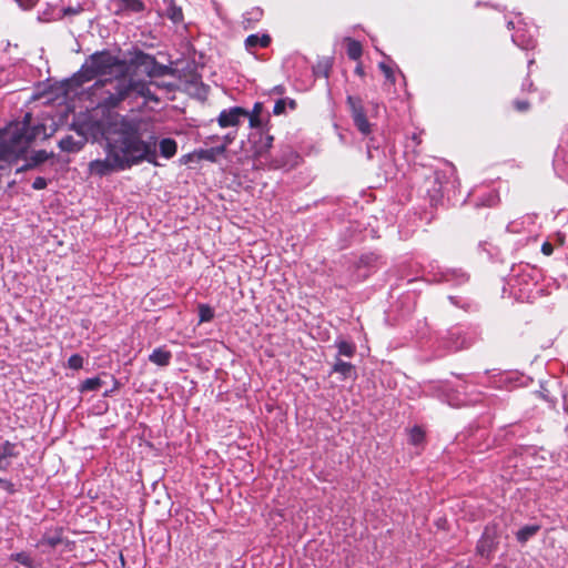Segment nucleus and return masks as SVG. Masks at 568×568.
I'll use <instances>...</instances> for the list:
<instances>
[{"label": "nucleus", "instance_id": "obj_31", "mask_svg": "<svg viewBox=\"0 0 568 568\" xmlns=\"http://www.w3.org/2000/svg\"><path fill=\"white\" fill-rule=\"evenodd\" d=\"M263 17V10L261 8H253L247 11L244 16V21L247 23L246 28L253 27L252 24L260 21Z\"/></svg>", "mask_w": 568, "mask_h": 568}, {"label": "nucleus", "instance_id": "obj_51", "mask_svg": "<svg viewBox=\"0 0 568 568\" xmlns=\"http://www.w3.org/2000/svg\"><path fill=\"white\" fill-rule=\"evenodd\" d=\"M193 155H195V154L194 153L193 154L192 153L184 154L181 156L180 162L182 164H187L192 160Z\"/></svg>", "mask_w": 568, "mask_h": 568}, {"label": "nucleus", "instance_id": "obj_4", "mask_svg": "<svg viewBox=\"0 0 568 568\" xmlns=\"http://www.w3.org/2000/svg\"><path fill=\"white\" fill-rule=\"evenodd\" d=\"M124 65L125 61L120 60L109 51H98L84 61L80 70L70 79V82L75 87H81L97 77L111 74L114 68H122Z\"/></svg>", "mask_w": 568, "mask_h": 568}, {"label": "nucleus", "instance_id": "obj_3", "mask_svg": "<svg viewBox=\"0 0 568 568\" xmlns=\"http://www.w3.org/2000/svg\"><path fill=\"white\" fill-rule=\"evenodd\" d=\"M130 81L126 77L105 78L95 81L88 90L89 99L97 109L110 111L130 99Z\"/></svg>", "mask_w": 568, "mask_h": 568}, {"label": "nucleus", "instance_id": "obj_8", "mask_svg": "<svg viewBox=\"0 0 568 568\" xmlns=\"http://www.w3.org/2000/svg\"><path fill=\"white\" fill-rule=\"evenodd\" d=\"M554 169L559 178L568 181V126L562 132L554 158Z\"/></svg>", "mask_w": 568, "mask_h": 568}, {"label": "nucleus", "instance_id": "obj_1", "mask_svg": "<svg viewBox=\"0 0 568 568\" xmlns=\"http://www.w3.org/2000/svg\"><path fill=\"white\" fill-rule=\"evenodd\" d=\"M104 159L92 160L88 170L91 175L105 176L113 172L124 171L146 161L159 165L156 139L151 136L144 141L140 135V120L116 116L103 131Z\"/></svg>", "mask_w": 568, "mask_h": 568}, {"label": "nucleus", "instance_id": "obj_27", "mask_svg": "<svg viewBox=\"0 0 568 568\" xmlns=\"http://www.w3.org/2000/svg\"><path fill=\"white\" fill-rule=\"evenodd\" d=\"M540 529V527L538 525H527V526H524L523 528H520L517 534H516V538L519 542L524 544L526 542L528 539H530L532 536H535L538 530Z\"/></svg>", "mask_w": 568, "mask_h": 568}, {"label": "nucleus", "instance_id": "obj_36", "mask_svg": "<svg viewBox=\"0 0 568 568\" xmlns=\"http://www.w3.org/2000/svg\"><path fill=\"white\" fill-rule=\"evenodd\" d=\"M11 558L26 567L32 566V559L26 552H17V554L12 555Z\"/></svg>", "mask_w": 568, "mask_h": 568}, {"label": "nucleus", "instance_id": "obj_29", "mask_svg": "<svg viewBox=\"0 0 568 568\" xmlns=\"http://www.w3.org/2000/svg\"><path fill=\"white\" fill-rule=\"evenodd\" d=\"M498 201H499L498 194L495 191H488L480 201L475 202V205L477 207H479V206L490 207V206L496 205L498 203Z\"/></svg>", "mask_w": 568, "mask_h": 568}, {"label": "nucleus", "instance_id": "obj_9", "mask_svg": "<svg viewBox=\"0 0 568 568\" xmlns=\"http://www.w3.org/2000/svg\"><path fill=\"white\" fill-rule=\"evenodd\" d=\"M131 62L135 67L142 68L149 77H160L168 71V67L158 63L154 57L142 51L136 52Z\"/></svg>", "mask_w": 568, "mask_h": 568}, {"label": "nucleus", "instance_id": "obj_58", "mask_svg": "<svg viewBox=\"0 0 568 568\" xmlns=\"http://www.w3.org/2000/svg\"><path fill=\"white\" fill-rule=\"evenodd\" d=\"M209 139H210V140H212V141H213V140H220V138H219V136H210Z\"/></svg>", "mask_w": 568, "mask_h": 568}, {"label": "nucleus", "instance_id": "obj_12", "mask_svg": "<svg viewBox=\"0 0 568 568\" xmlns=\"http://www.w3.org/2000/svg\"><path fill=\"white\" fill-rule=\"evenodd\" d=\"M128 80L130 81V84H131V90H130V99L131 98H143L144 100V103H149V102H154V103H159V98L158 95L151 90V85L153 84L152 82H146V81H142V80H133V79H129Z\"/></svg>", "mask_w": 568, "mask_h": 568}, {"label": "nucleus", "instance_id": "obj_13", "mask_svg": "<svg viewBox=\"0 0 568 568\" xmlns=\"http://www.w3.org/2000/svg\"><path fill=\"white\" fill-rule=\"evenodd\" d=\"M443 343L449 352H457L470 345V342L460 328L449 329L443 338Z\"/></svg>", "mask_w": 568, "mask_h": 568}, {"label": "nucleus", "instance_id": "obj_49", "mask_svg": "<svg viewBox=\"0 0 568 568\" xmlns=\"http://www.w3.org/2000/svg\"><path fill=\"white\" fill-rule=\"evenodd\" d=\"M32 168H34V164L29 160L26 164H23L22 166L17 169V173L27 171V170L32 169Z\"/></svg>", "mask_w": 568, "mask_h": 568}, {"label": "nucleus", "instance_id": "obj_38", "mask_svg": "<svg viewBox=\"0 0 568 568\" xmlns=\"http://www.w3.org/2000/svg\"><path fill=\"white\" fill-rule=\"evenodd\" d=\"M378 67L384 73L386 80L393 84L395 82V74L393 69L388 67L385 62H381Z\"/></svg>", "mask_w": 568, "mask_h": 568}, {"label": "nucleus", "instance_id": "obj_16", "mask_svg": "<svg viewBox=\"0 0 568 568\" xmlns=\"http://www.w3.org/2000/svg\"><path fill=\"white\" fill-rule=\"evenodd\" d=\"M513 42L524 50H529L535 48V38L530 32H526L518 28L515 33L511 36Z\"/></svg>", "mask_w": 568, "mask_h": 568}, {"label": "nucleus", "instance_id": "obj_5", "mask_svg": "<svg viewBox=\"0 0 568 568\" xmlns=\"http://www.w3.org/2000/svg\"><path fill=\"white\" fill-rule=\"evenodd\" d=\"M538 283V272L529 265H520L514 270L510 277V286L520 300L532 297Z\"/></svg>", "mask_w": 568, "mask_h": 568}, {"label": "nucleus", "instance_id": "obj_21", "mask_svg": "<svg viewBox=\"0 0 568 568\" xmlns=\"http://www.w3.org/2000/svg\"><path fill=\"white\" fill-rule=\"evenodd\" d=\"M445 402L452 407H463L473 403V399L467 398L465 394H460L458 390H450L445 395Z\"/></svg>", "mask_w": 568, "mask_h": 568}, {"label": "nucleus", "instance_id": "obj_22", "mask_svg": "<svg viewBox=\"0 0 568 568\" xmlns=\"http://www.w3.org/2000/svg\"><path fill=\"white\" fill-rule=\"evenodd\" d=\"M62 542V528H54L43 534L39 545H47L49 547H57Z\"/></svg>", "mask_w": 568, "mask_h": 568}, {"label": "nucleus", "instance_id": "obj_56", "mask_svg": "<svg viewBox=\"0 0 568 568\" xmlns=\"http://www.w3.org/2000/svg\"><path fill=\"white\" fill-rule=\"evenodd\" d=\"M275 90H276L277 92H280V93H282V92H283V89H282L281 87H276V88H275Z\"/></svg>", "mask_w": 568, "mask_h": 568}, {"label": "nucleus", "instance_id": "obj_6", "mask_svg": "<svg viewBox=\"0 0 568 568\" xmlns=\"http://www.w3.org/2000/svg\"><path fill=\"white\" fill-rule=\"evenodd\" d=\"M274 138L267 133H261L256 140L253 141L251 152L253 165L256 169H280L283 164L277 160L271 158V149L273 146Z\"/></svg>", "mask_w": 568, "mask_h": 568}, {"label": "nucleus", "instance_id": "obj_54", "mask_svg": "<svg viewBox=\"0 0 568 568\" xmlns=\"http://www.w3.org/2000/svg\"><path fill=\"white\" fill-rule=\"evenodd\" d=\"M287 104H288V106H290L292 110H294V109L296 108V102H295V100H290V101L287 102Z\"/></svg>", "mask_w": 568, "mask_h": 568}, {"label": "nucleus", "instance_id": "obj_32", "mask_svg": "<svg viewBox=\"0 0 568 568\" xmlns=\"http://www.w3.org/2000/svg\"><path fill=\"white\" fill-rule=\"evenodd\" d=\"M197 308L200 323H206L213 320L214 311L210 305L200 304Z\"/></svg>", "mask_w": 568, "mask_h": 568}, {"label": "nucleus", "instance_id": "obj_41", "mask_svg": "<svg viewBox=\"0 0 568 568\" xmlns=\"http://www.w3.org/2000/svg\"><path fill=\"white\" fill-rule=\"evenodd\" d=\"M236 138V131L229 132L221 138L222 143L220 145H225V149L233 143Z\"/></svg>", "mask_w": 568, "mask_h": 568}, {"label": "nucleus", "instance_id": "obj_34", "mask_svg": "<svg viewBox=\"0 0 568 568\" xmlns=\"http://www.w3.org/2000/svg\"><path fill=\"white\" fill-rule=\"evenodd\" d=\"M83 366V357L80 354H73L68 359V367L71 369H80Z\"/></svg>", "mask_w": 568, "mask_h": 568}, {"label": "nucleus", "instance_id": "obj_7", "mask_svg": "<svg viewBox=\"0 0 568 568\" xmlns=\"http://www.w3.org/2000/svg\"><path fill=\"white\" fill-rule=\"evenodd\" d=\"M346 102L349 106L355 126L362 134L368 135L372 132V129L371 123L366 118L362 100L358 97L348 95Z\"/></svg>", "mask_w": 568, "mask_h": 568}, {"label": "nucleus", "instance_id": "obj_52", "mask_svg": "<svg viewBox=\"0 0 568 568\" xmlns=\"http://www.w3.org/2000/svg\"><path fill=\"white\" fill-rule=\"evenodd\" d=\"M532 88V82L529 81V80H526L524 83H523V90H528L530 91Z\"/></svg>", "mask_w": 568, "mask_h": 568}, {"label": "nucleus", "instance_id": "obj_14", "mask_svg": "<svg viewBox=\"0 0 568 568\" xmlns=\"http://www.w3.org/2000/svg\"><path fill=\"white\" fill-rule=\"evenodd\" d=\"M469 276L467 273L459 268H446L439 273V276L435 280L437 282L452 283L454 285H462L468 281Z\"/></svg>", "mask_w": 568, "mask_h": 568}, {"label": "nucleus", "instance_id": "obj_50", "mask_svg": "<svg viewBox=\"0 0 568 568\" xmlns=\"http://www.w3.org/2000/svg\"><path fill=\"white\" fill-rule=\"evenodd\" d=\"M507 230H508L509 232H513V233H518V232H519L518 223H517L516 221L510 222V223L507 225Z\"/></svg>", "mask_w": 568, "mask_h": 568}, {"label": "nucleus", "instance_id": "obj_25", "mask_svg": "<svg viewBox=\"0 0 568 568\" xmlns=\"http://www.w3.org/2000/svg\"><path fill=\"white\" fill-rule=\"evenodd\" d=\"M335 346L337 348V357L338 358L341 356L353 357L355 355L356 346L354 343H351V342H347L344 339H337L335 342Z\"/></svg>", "mask_w": 568, "mask_h": 568}, {"label": "nucleus", "instance_id": "obj_10", "mask_svg": "<svg viewBox=\"0 0 568 568\" xmlns=\"http://www.w3.org/2000/svg\"><path fill=\"white\" fill-rule=\"evenodd\" d=\"M247 110L242 106L223 109L216 121L220 128H237L246 119Z\"/></svg>", "mask_w": 568, "mask_h": 568}, {"label": "nucleus", "instance_id": "obj_47", "mask_svg": "<svg viewBox=\"0 0 568 568\" xmlns=\"http://www.w3.org/2000/svg\"><path fill=\"white\" fill-rule=\"evenodd\" d=\"M515 108L518 111H526L529 108V104L527 101H515Z\"/></svg>", "mask_w": 568, "mask_h": 568}, {"label": "nucleus", "instance_id": "obj_24", "mask_svg": "<svg viewBox=\"0 0 568 568\" xmlns=\"http://www.w3.org/2000/svg\"><path fill=\"white\" fill-rule=\"evenodd\" d=\"M263 111V103L262 102H255L253 105L252 111L247 110L246 118L248 119L250 128L256 129L262 126V119L261 113Z\"/></svg>", "mask_w": 568, "mask_h": 568}, {"label": "nucleus", "instance_id": "obj_39", "mask_svg": "<svg viewBox=\"0 0 568 568\" xmlns=\"http://www.w3.org/2000/svg\"><path fill=\"white\" fill-rule=\"evenodd\" d=\"M487 542H488V539H487L486 537H484V538L479 541V544H478V546H477V549H478V551L480 552V555H481V556H486V557H488V556H489V554H490V551H491V546H490V545H488V546H487V548H486V544H487Z\"/></svg>", "mask_w": 568, "mask_h": 568}, {"label": "nucleus", "instance_id": "obj_2", "mask_svg": "<svg viewBox=\"0 0 568 568\" xmlns=\"http://www.w3.org/2000/svg\"><path fill=\"white\" fill-rule=\"evenodd\" d=\"M30 118L27 113L21 122L0 133V170H6L22 159L36 139V128L30 126Z\"/></svg>", "mask_w": 568, "mask_h": 568}, {"label": "nucleus", "instance_id": "obj_45", "mask_svg": "<svg viewBox=\"0 0 568 568\" xmlns=\"http://www.w3.org/2000/svg\"><path fill=\"white\" fill-rule=\"evenodd\" d=\"M16 1L19 4V7H21L22 9H26V10L31 9L38 2V0H16Z\"/></svg>", "mask_w": 568, "mask_h": 568}, {"label": "nucleus", "instance_id": "obj_37", "mask_svg": "<svg viewBox=\"0 0 568 568\" xmlns=\"http://www.w3.org/2000/svg\"><path fill=\"white\" fill-rule=\"evenodd\" d=\"M49 158L48 153L44 150L36 151L32 156L30 158V161L37 166L40 163H43Z\"/></svg>", "mask_w": 568, "mask_h": 568}, {"label": "nucleus", "instance_id": "obj_30", "mask_svg": "<svg viewBox=\"0 0 568 568\" xmlns=\"http://www.w3.org/2000/svg\"><path fill=\"white\" fill-rule=\"evenodd\" d=\"M103 382L100 377H91L83 381L80 385L81 392L98 390L102 386Z\"/></svg>", "mask_w": 568, "mask_h": 568}, {"label": "nucleus", "instance_id": "obj_42", "mask_svg": "<svg viewBox=\"0 0 568 568\" xmlns=\"http://www.w3.org/2000/svg\"><path fill=\"white\" fill-rule=\"evenodd\" d=\"M48 186V181L47 179L42 178V176H38L34 179L33 183H32V187L34 190H43Z\"/></svg>", "mask_w": 568, "mask_h": 568}, {"label": "nucleus", "instance_id": "obj_23", "mask_svg": "<svg viewBox=\"0 0 568 568\" xmlns=\"http://www.w3.org/2000/svg\"><path fill=\"white\" fill-rule=\"evenodd\" d=\"M159 150L161 156L172 159L178 152V143L174 139L164 138L159 142Z\"/></svg>", "mask_w": 568, "mask_h": 568}, {"label": "nucleus", "instance_id": "obj_53", "mask_svg": "<svg viewBox=\"0 0 568 568\" xmlns=\"http://www.w3.org/2000/svg\"><path fill=\"white\" fill-rule=\"evenodd\" d=\"M355 73L363 77L364 75V70H363V67L361 64H358L356 68H355Z\"/></svg>", "mask_w": 568, "mask_h": 568}, {"label": "nucleus", "instance_id": "obj_15", "mask_svg": "<svg viewBox=\"0 0 568 568\" xmlns=\"http://www.w3.org/2000/svg\"><path fill=\"white\" fill-rule=\"evenodd\" d=\"M19 455L17 450V444L6 440L0 444V470H7L10 465V458H14Z\"/></svg>", "mask_w": 568, "mask_h": 568}, {"label": "nucleus", "instance_id": "obj_11", "mask_svg": "<svg viewBox=\"0 0 568 568\" xmlns=\"http://www.w3.org/2000/svg\"><path fill=\"white\" fill-rule=\"evenodd\" d=\"M145 9L142 0H110L109 10L115 16H126L130 13H139Z\"/></svg>", "mask_w": 568, "mask_h": 568}, {"label": "nucleus", "instance_id": "obj_48", "mask_svg": "<svg viewBox=\"0 0 568 568\" xmlns=\"http://www.w3.org/2000/svg\"><path fill=\"white\" fill-rule=\"evenodd\" d=\"M9 80L8 74L6 73L4 68H0V88L3 87Z\"/></svg>", "mask_w": 568, "mask_h": 568}, {"label": "nucleus", "instance_id": "obj_55", "mask_svg": "<svg viewBox=\"0 0 568 568\" xmlns=\"http://www.w3.org/2000/svg\"><path fill=\"white\" fill-rule=\"evenodd\" d=\"M413 139L416 141L417 144L420 143V140L418 139V136L416 134H414Z\"/></svg>", "mask_w": 568, "mask_h": 568}, {"label": "nucleus", "instance_id": "obj_20", "mask_svg": "<svg viewBox=\"0 0 568 568\" xmlns=\"http://www.w3.org/2000/svg\"><path fill=\"white\" fill-rule=\"evenodd\" d=\"M271 43V37L266 33L264 34H250L245 39V48L248 51H253L256 48H266Z\"/></svg>", "mask_w": 568, "mask_h": 568}, {"label": "nucleus", "instance_id": "obj_57", "mask_svg": "<svg viewBox=\"0 0 568 568\" xmlns=\"http://www.w3.org/2000/svg\"><path fill=\"white\" fill-rule=\"evenodd\" d=\"M508 28H509V29H510V28H514V22H513V21H509V22H508Z\"/></svg>", "mask_w": 568, "mask_h": 568}, {"label": "nucleus", "instance_id": "obj_28", "mask_svg": "<svg viewBox=\"0 0 568 568\" xmlns=\"http://www.w3.org/2000/svg\"><path fill=\"white\" fill-rule=\"evenodd\" d=\"M346 51L349 59L358 60L363 53L362 44L354 39L347 38Z\"/></svg>", "mask_w": 568, "mask_h": 568}, {"label": "nucleus", "instance_id": "obj_17", "mask_svg": "<svg viewBox=\"0 0 568 568\" xmlns=\"http://www.w3.org/2000/svg\"><path fill=\"white\" fill-rule=\"evenodd\" d=\"M171 359L172 353L166 349L165 346L154 348L153 352L149 355V361L161 367L169 366Z\"/></svg>", "mask_w": 568, "mask_h": 568}, {"label": "nucleus", "instance_id": "obj_46", "mask_svg": "<svg viewBox=\"0 0 568 568\" xmlns=\"http://www.w3.org/2000/svg\"><path fill=\"white\" fill-rule=\"evenodd\" d=\"M541 252L544 255L549 256L554 252V246L550 242H544L541 245Z\"/></svg>", "mask_w": 568, "mask_h": 568}, {"label": "nucleus", "instance_id": "obj_40", "mask_svg": "<svg viewBox=\"0 0 568 568\" xmlns=\"http://www.w3.org/2000/svg\"><path fill=\"white\" fill-rule=\"evenodd\" d=\"M286 105H287V101L285 99L277 100L274 104L273 113L275 115L283 114L285 112Z\"/></svg>", "mask_w": 568, "mask_h": 568}, {"label": "nucleus", "instance_id": "obj_19", "mask_svg": "<svg viewBox=\"0 0 568 568\" xmlns=\"http://www.w3.org/2000/svg\"><path fill=\"white\" fill-rule=\"evenodd\" d=\"M225 153V145H216L210 149H200L194 152L199 160L215 162L220 155Z\"/></svg>", "mask_w": 568, "mask_h": 568}, {"label": "nucleus", "instance_id": "obj_33", "mask_svg": "<svg viewBox=\"0 0 568 568\" xmlns=\"http://www.w3.org/2000/svg\"><path fill=\"white\" fill-rule=\"evenodd\" d=\"M425 439V432L419 426H414L409 430V442L413 445H419Z\"/></svg>", "mask_w": 568, "mask_h": 568}, {"label": "nucleus", "instance_id": "obj_18", "mask_svg": "<svg viewBox=\"0 0 568 568\" xmlns=\"http://www.w3.org/2000/svg\"><path fill=\"white\" fill-rule=\"evenodd\" d=\"M339 374L342 379L351 378L356 376L355 366L348 362H344L341 358L336 357L335 363L329 372V374Z\"/></svg>", "mask_w": 568, "mask_h": 568}, {"label": "nucleus", "instance_id": "obj_35", "mask_svg": "<svg viewBox=\"0 0 568 568\" xmlns=\"http://www.w3.org/2000/svg\"><path fill=\"white\" fill-rule=\"evenodd\" d=\"M168 16L174 22H180L183 19L182 9L175 6H171L168 9Z\"/></svg>", "mask_w": 568, "mask_h": 568}, {"label": "nucleus", "instance_id": "obj_44", "mask_svg": "<svg viewBox=\"0 0 568 568\" xmlns=\"http://www.w3.org/2000/svg\"><path fill=\"white\" fill-rule=\"evenodd\" d=\"M82 10H83V8L80 4H78L75 7H65L63 9V14L64 16H75V14L80 13Z\"/></svg>", "mask_w": 568, "mask_h": 568}, {"label": "nucleus", "instance_id": "obj_43", "mask_svg": "<svg viewBox=\"0 0 568 568\" xmlns=\"http://www.w3.org/2000/svg\"><path fill=\"white\" fill-rule=\"evenodd\" d=\"M1 487L2 489H4L8 494H14L16 493V486L14 484L9 480V479H4L1 481Z\"/></svg>", "mask_w": 568, "mask_h": 568}, {"label": "nucleus", "instance_id": "obj_26", "mask_svg": "<svg viewBox=\"0 0 568 568\" xmlns=\"http://www.w3.org/2000/svg\"><path fill=\"white\" fill-rule=\"evenodd\" d=\"M82 145V142L75 141L71 135H67L59 141V148L65 152H78Z\"/></svg>", "mask_w": 568, "mask_h": 568}]
</instances>
